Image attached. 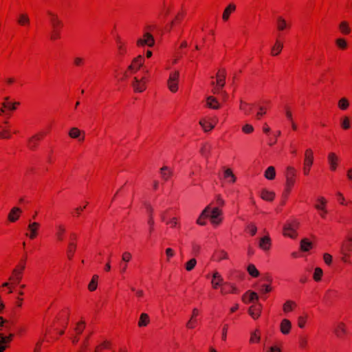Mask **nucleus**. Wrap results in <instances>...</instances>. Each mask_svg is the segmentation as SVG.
Wrapping results in <instances>:
<instances>
[{"label": "nucleus", "instance_id": "nucleus-49", "mask_svg": "<svg viewBox=\"0 0 352 352\" xmlns=\"http://www.w3.org/2000/svg\"><path fill=\"white\" fill-rule=\"evenodd\" d=\"M297 307V304L293 300H287L283 305V311L285 314L293 311Z\"/></svg>", "mask_w": 352, "mask_h": 352}, {"label": "nucleus", "instance_id": "nucleus-59", "mask_svg": "<svg viewBox=\"0 0 352 352\" xmlns=\"http://www.w3.org/2000/svg\"><path fill=\"white\" fill-rule=\"evenodd\" d=\"M258 291L260 294H267L272 291V287L270 283H265L258 285L257 287Z\"/></svg>", "mask_w": 352, "mask_h": 352}, {"label": "nucleus", "instance_id": "nucleus-9", "mask_svg": "<svg viewBox=\"0 0 352 352\" xmlns=\"http://www.w3.org/2000/svg\"><path fill=\"white\" fill-rule=\"evenodd\" d=\"M327 203V199L323 196L318 197L315 201L314 208L322 219H325L328 214Z\"/></svg>", "mask_w": 352, "mask_h": 352}, {"label": "nucleus", "instance_id": "nucleus-37", "mask_svg": "<svg viewBox=\"0 0 352 352\" xmlns=\"http://www.w3.org/2000/svg\"><path fill=\"white\" fill-rule=\"evenodd\" d=\"M270 107L271 103L270 101H265L261 104L256 113V118L258 120L261 119V118L267 113V111L270 109Z\"/></svg>", "mask_w": 352, "mask_h": 352}, {"label": "nucleus", "instance_id": "nucleus-51", "mask_svg": "<svg viewBox=\"0 0 352 352\" xmlns=\"http://www.w3.org/2000/svg\"><path fill=\"white\" fill-rule=\"evenodd\" d=\"M160 175L162 179L168 181L173 176V170L168 166H163L160 169Z\"/></svg>", "mask_w": 352, "mask_h": 352}, {"label": "nucleus", "instance_id": "nucleus-26", "mask_svg": "<svg viewBox=\"0 0 352 352\" xmlns=\"http://www.w3.org/2000/svg\"><path fill=\"white\" fill-rule=\"evenodd\" d=\"M68 135L72 139H77L79 142H83L85 138V133L77 127H72L68 132Z\"/></svg>", "mask_w": 352, "mask_h": 352}, {"label": "nucleus", "instance_id": "nucleus-29", "mask_svg": "<svg viewBox=\"0 0 352 352\" xmlns=\"http://www.w3.org/2000/svg\"><path fill=\"white\" fill-rule=\"evenodd\" d=\"M262 312V305L259 303L251 305L248 309V314L254 320L260 318Z\"/></svg>", "mask_w": 352, "mask_h": 352}, {"label": "nucleus", "instance_id": "nucleus-31", "mask_svg": "<svg viewBox=\"0 0 352 352\" xmlns=\"http://www.w3.org/2000/svg\"><path fill=\"white\" fill-rule=\"evenodd\" d=\"M206 107L211 109L217 110L221 107V104L215 97L210 96L206 99Z\"/></svg>", "mask_w": 352, "mask_h": 352}, {"label": "nucleus", "instance_id": "nucleus-46", "mask_svg": "<svg viewBox=\"0 0 352 352\" xmlns=\"http://www.w3.org/2000/svg\"><path fill=\"white\" fill-rule=\"evenodd\" d=\"M16 22L21 26L28 27L30 24L28 14L26 13L20 14L17 17Z\"/></svg>", "mask_w": 352, "mask_h": 352}, {"label": "nucleus", "instance_id": "nucleus-15", "mask_svg": "<svg viewBox=\"0 0 352 352\" xmlns=\"http://www.w3.org/2000/svg\"><path fill=\"white\" fill-rule=\"evenodd\" d=\"M155 38L149 32H144L136 41V45L139 47H153L155 45Z\"/></svg>", "mask_w": 352, "mask_h": 352}, {"label": "nucleus", "instance_id": "nucleus-40", "mask_svg": "<svg viewBox=\"0 0 352 352\" xmlns=\"http://www.w3.org/2000/svg\"><path fill=\"white\" fill-rule=\"evenodd\" d=\"M2 103L3 108H6L7 111H14L20 105L19 102L10 101L9 97H6Z\"/></svg>", "mask_w": 352, "mask_h": 352}, {"label": "nucleus", "instance_id": "nucleus-56", "mask_svg": "<svg viewBox=\"0 0 352 352\" xmlns=\"http://www.w3.org/2000/svg\"><path fill=\"white\" fill-rule=\"evenodd\" d=\"M340 126L343 130H348L351 128V119L349 116H342L340 120Z\"/></svg>", "mask_w": 352, "mask_h": 352}, {"label": "nucleus", "instance_id": "nucleus-16", "mask_svg": "<svg viewBox=\"0 0 352 352\" xmlns=\"http://www.w3.org/2000/svg\"><path fill=\"white\" fill-rule=\"evenodd\" d=\"M285 184L294 186L297 179L296 169L291 166H287L285 169Z\"/></svg>", "mask_w": 352, "mask_h": 352}, {"label": "nucleus", "instance_id": "nucleus-5", "mask_svg": "<svg viewBox=\"0 0 352 352\" xmlns=\"http://www.w3.org/2000/svg\"><path fill=\"white\" fill-rule=\"evenodd\" d=\"M180 72L177 69L172 70L167 78L166 86L172 94H175L179 89Z\"/></svg>", "mask_w": 352, "mask_h": 352}, {"label": "nucleus", "instance_id": "nucleus-17", "mask_svg": "<svg viewBox=\"0 0 352 352\" xmlns=\"http://www.w3.org/2000/svg\"><path fill=\"white\" fill-rule=\"evenodd\" d=\"M116 47L118 56L123 57L127 54L129 51L127 43L120 36H117L116 38Z\"/></svg>", "mask_w": 352, "mask_h": 352}, {"label": "nucleus", "instance_id": "nucleus-12", "mask_svg": "<svg viewBox=\"0 0 352 352\" xmlns=\"http://www.w3.org/2000/svg\"><path fill=\"white\" fill-rule=\"evenodd\" d=\"M217 121L215 118L211 117H203L199 121V124L205 133L210 132L217 125Z\"/></svg>", "mask_w": 352, "mask_h": 352}, {"label": "nucleus", "instance_id": "nucleus-43", "mask_svg": "<svg viewBox=\"0 0 352 352\" xmlns=\"http://www.w3.org/2000/svg\"><path fill=\"white\" fill-rule=\"evenodd\" d=\"M151 322V319L148 314L142 313L138 321V326L140 328L147 327Z\"/></svg>", "mask_w": 352, "mask_h": 352}, {"label": "nucleus", "instance_id": "nucleus-39", "mask_svg": "<svg viewBox=\"0 0 352 352\" xmlns=\"http://www.w3.org/2000/svg\"><path fill=\"white\" fill-rule=\"evenodd\" d=\"M223 179L230 184H233L236 181V177L234 174L232 170L230 168H227L223 170Z\"/></svg>", "mask_w": 352, "mask_h": 352}, {"label": "nucleus", "instance_id": "nucleus-32", "mask_svg": "<svg viewBox=\"0 0 352 352\" xmlns=\"http://www.w3.org/2000/svg\"><path fill=\"white\" fill-rule=\"evenodd\" d=\"M242 300L245 304H250L254 301H258V295L254 292L248 291L243 294Z\"/></svg>", "mask_w": 352, "mask_h": 352}, {"label": "nucleus", "instance_id": "nucleus-54", "mask_svg": "<svg viewBox=\"0 0 352 352\" xmlns=\"http://www.w3.org/2000/svg\"><path fill=\"white\" fill-rule=\"evenodd\" d=\"M212 146L209 143H204L200 148V153L204 157H208L210 154Z\"/></svg>", "mask_w": 352, "mask_h": 352}, {"label": "nucleus", "instance_id": "nucleus-52", "mask_svg": "<svg viewBox=\"0 0 352 352\" xmlns=\"http://www.w3.org/2000/svg\"><path fill=\"white\" fill-rule=\"evenodd\" d=\"M337 106L340 110L346 111L350 106V102L346 97H342L338 101Z\"/></svg>", "mask_w": 352, "mask_h": 352}, {"label": "nucleus", "instance_id": "nucleus-25", "mask_svg": "<svg viewBox=\"0 0 352 352\" xmlns=\"http://www.w3.org/2000/svg\"><path fill=\"white\" fill-rule=\"evenodd\" d=\"M23 213L21 208L19 207H13L8 214V221L10 223L16 222Z\"/></svg>", "mask_w": 352, "mask_h": 352}, {"label": "nucleus", "instance_id": "nucleus-1", "mask_svg": "<svg viewBox=\"0 0 352 352\" xmlns=\"http://www.w3.org/2000/svg\"><path fill=\"white\" fill-rule=\"evenodd\" d=\"M144 56H136L124 72L120 76H118V79L122 81L132 78L131 85L135 93L144 92L150 80V72L144 67Z\"/></svg>", "mask_w": 352, "mask_h": 352}, {"label": "nucleus", "instance_id": "nucleus-53", "mask_svg": "<svg viewBox=\"0 0 352 352\" xmlns=\"http://www.w3.org/2000/svg\"><path fill=\"white\" fill-rule=\"evenodd\" d=\"M312 243L307 239H303L300 241V248L302 252H308L312 249Z\"/></svg>", "mask_w": 352, "mask_h": 352}, {"label": "nucleus", "instance_id": "nucleus-34", "mask_svg": "<svg viewBox=\"0 0 352 352\" xmlns=\"http://www.w3.org/2000/svg\"><path fill=\"white\" fill-rule=\"evenodd\" d=\"M261 198L266 201H273L276 197V194L273 190L267 188H263L260 192Z\"/></svg>", "mask_w": 352, "mask_h": 352}, {"label": "nucleus", "instance_id": "nucleus-20", "mask_svg": "<svg viewBox=\"0 0 352 352\" xmlns=\"http://www.w3.org/2000/svg\"><path fill=\"white\" fill-rule=\"evenodd\" d=\"M333 332L338 338H344L349 335L348 327L344 322H338L334 326Z\"/></svg>", "mask_w": 352, "mask_h": 352}, {"label": "nucleus", "instance_id": "nucleus-6", "mask_svg": "<svg viewBox=\"0 0 352 352\" xmlns=\"http://www.w3.org/2000/svg\"><path fill=\"white\" fill-rule=\"evenodd\" d=\"M314 163V152L312 148H307L304 151L302 173L305 176H308Z\"/></svg>", "mask_w": 352, "mask_h": 352}, {"label": "nucleus", "instance_id": "nucleus-41", "mask_svg": "<svg viewBox=\"0 0 352 352\" xmlns=\"http://www.w3.org/2000/svg\"><path fill=\"white\" fill-rule=\"evenodd\" d=\"M43 138L41 133L36 134L31 137L28 141V146L29 148L34 150L36 148L40 140Z\"/></svg>", "mask_w": 352, "mask_h": 352}, {"label": "nucleus", "instance_id": "nucleus-50", "mask_svg": "<svg viewBox=\"0 0 352 352\" xmlns=\"http://www.w3.org/2000/svg\"><path fill=\"white\" fill-rule=\"evenodd\" d=\"M335 45L340 50H346L349 47V43L344 38H338L335 40Z\"/></svg>", "mask_w": 352, "mask_h": 352}, {"label": "nucleus", "instance_id": "nucleus-33", "mask_svg": "<svg viewBox=\"0 0 352 352\" xmlns=\"http://www.w3.org/2000/svg\"><path fill=\"white\" fill-rule=\"evenodd\" d=\"M212 259L216 262L229 259L228 253L224 250H217L212 254Z\"/></svg>", "mask_w": 352, "mask_h": 352}, {"label": "nucleus", "instance_id": "nucleus-45", "mask_svg": "<svg viewBox=\"0 0 352 352\" xmlns=\"http://www.w3.org/2000/svg\"><path fill=\"white\" fill-rule=\"evenodd\" d=\"M294 186L285 184L284 190L281 195L282 205H285Z\"/></svg>", "mask_w": 352, "mask_h": 352}, {"label": "nucleus", "instance_id": "nucleus-64", "mask_svg": "<svg viewBox=\"0 0 352 352\" xmlns=\"http://www.w3.org/2000/svg\"><path fill=\"white\" fill-rule=\"evenodd\" d=\"M212 203L213 204V207H219L221 209L225 205L224 199L219 195L215 197L214 200Z\"/></svg>", "mask_w": 352, "mask_h": 352}, {"label": "nucleus", "instance_id": "nucleus-62", "mask_svg": "<svg viewBox=\"0 0 352 352\" xmlns=\"http://www.w3.org/2000/svg\"><path fill=\"white\" fill-rule=\"evenodd\" d=\"M199 324V319H194L192 318H190L189 320L186 323V328L187 329H195Z\"/></svg>", "mask_w": 352, "mask_h": 352}, {"label": "nucleus", "instance_id": "nucleus-30", "mask_svg": "<svg viewBox=\"0 0 352 352\" xmlns=\"http://www.w3.org/2000/svg\"><path fill=\"white\" fill-rule=\"evenodd\" d=\"M236 9V6L234 3H229L223 10L222 14V20L223 22H227L229 21L230 17L232 14H233Z\"/></svg>", "mask_w": 352, "mask_h": 352}, {"label": "nucleus", "instance_id": "nucleus-2", "mask_svg": "<svg viewBox=\"0 0 352 352\" xmlns=\"http://www.w3.org/2000/svg\"><path fill=\"white\" fill-rule=\"evenodd\" d=\"M13 323L0 317V352H4L14 339Z\"/></svg>", "mask_w": 352, "mask_h": 352}, {"label": "nucleus", "instance_id": "nucleus-10", "mask_svg": "<svg viewBox=\"0 0 352 352\" xmlns=\"http://www.w3.org/2000/svg\"><path fill=\"white\" fill-rule=\"evenodd\" d=\"M168 213V211H165L162 214V221L170 229H180V218L177 216L169 217Z\"/></svg>", "mask_w": 352, "mask_h": 352}, {"label": "nucleus", "instance_id": "nucleus-21", "mask_svg": "<svg viewBox=\"0 0 352 352\" xmlns=\"http://www.w3.org/2000/svg\"><path fill=\"white\" fill-rule=\"evenodd\" d=\"M69 311L67 308L60 310L55 316L54 321L61 326H64L67 323L69 319Z\"/></svg>", "mask_w": 352, "mask_h": 352}, {"label": "nucleus", "instance_id": "nucleus-55", "mask_svg": "<svg viewBox=\"0 0 352 352\" xmlns=\"http://www.w3.org/2000/svg\"><path fill=\"white\" fill-rule=\"evenodd\" d=\"M265 177L268 180H273L276 177V170L272 166H269L265 171Z\"/></svg>", "mask_w": 352, "mask_h": 352}, {"label": "nucleus", "instance_id": "nucleus-19", "mask_svg": "<svg viewBox=\"0 0 352 352\" xmlns=\"http://www.w3.org/2000/svg\"><path fill=\"white\" fill-rule=\"evenodd\" d=\"M240 291L234 283L230 282H224L223 285L220 289V294L222 296L228 294H238Z\"/></svg>", "mask_w": 352, "mask_h": 352}, {"label": "nucleus", "instance_id": "nucleus-36", "mask_svg": "<svg viewBox=\"0 0 352 352\" xmlns=\"http://www.w3.org/2000/svg\"><path fill=\"white\" fill-rule=\"evenodd\" d=\"M111 347V342L107 340H102L98 342L95 346L94 352H104L106 350L110 349Z\"/></svg>", "mask_w": 352, "mask_h": 352}, {"label": "nucleus", "instance_id": "nucleus-22", "mask_svg": "<svg viewBox=\"0 0 352 352\" xmlns=\"http://www.w3.org/2000/svg\"><path fill=\"white\" fill-rule=\"evenodd\" d=\"M224 281L222 276L219 272L215 271L212 273V280H211V287L213 289L217 290L221 289L222 285H223Z\"/></svg>", "mask_w": 352, "mask_h": 352}, {"label": "nucleus", "instance_id": "nucleus-28", "mask_svg": "<svg viewBox=\"0 0 352 352\" xmlns=\"http://www.w3.org/2000/svg\"><path fill=\"white\" fill-rule=\"evenodd\" d=\"M276 29L279 32L289 30L292 28L291 23L287 21L283 16H279L276 19Z\"/></svg>", "mask_w": 352, "mask_h": 352}, {"label": "nucleus", "instance_id": "nucleus-63", "mask_svg": "<svg viewBox=\"0 0 352 352\" xmlns=\"http://www.w3.org/2000/svg\"><path fill=\"white\" fill-rule=\"evenodd\" d=\"M208 209H204L201 213L200 216L197 220V223L200 226H205L206 224Z\"/></svg>", "mask_w": 352, "mask_h": 352}, {"label": "nucleus", "instance_id": "nucleus-24", "mask_svg": "<svg viewBox=\"0 0 352 352\" xmlns=\"http://www.w3.org/2000/svg\"><path fill=\"white\" fill-rule=\"evenodd\" d=\"M66 228L63 224H58L55 228L54 237L58 243L63 242L65 239Z\"/></svg>", "mask_w": 352, "mask_h": 352}, {"label": "nucleus", "instance_id": "nucleus-57", "mask_svg": "<svg viewBox=\"0 0 352 352\" xmlns=\"http://www.w3.org/2000/svg\"><path fill=\"white\" fill-rule=\"evenodd\" d=\"M239 109L245 114H249L252 110V106L245 101L241 100L239 104Z\"/></svg>", "mask_w": 352, "mask_h": 352}, {"label": "nucleus", "instance_id": "nucleus-47", "mask_svg": "<svg viewBox=\"0 0 352 352\" xmlns=\"http://www.w3.org/2000/svg\"><path fill=\"white\" fill-rule=\"evenodd\" d=\"M338 30L343 35H349L351 32V28L346 21H342L339 23Z\"/></svg>", "mask_w": 352, "mask_h": 352}, {"label": "nucleus", "instance_id": "nucleus-18", "mask_svg": "<svg viewBox=\"0 0 352 352\" xmlns=\"http://www.w3.org/2000/svg\"><path fill=\"white\" fill-rule=\"evenodd\" d=\"M46 14L52 28L63 29V22L56 13L52 12V10H47Z\"/></svg>", "mask_w": 352, "mask_h": 352}, {"label": "nucleus", "instance_id": "nucleus-14", "mask_svg": "<svg viewBox=\"0 0 352 352\" xmlns=\"http://www.w3.org/2000/svg\"><path fill=\"white\" fill-rule=\"evenodd\" d=\"M284 47V39L283 38L278 34L274 43L270 47V54L271 56L275 57L280 55Z\"/></svg>", "mask_w": 352, "mask_h": 352}, {"label": "nucleus", "instance_id": "nucleus-3", "mask_svg": "<svg viewBox=\"0 0 352 352\" xmlns=\"http://www.w3.org/2000/svg\"><path fill=\"white\" fill-rule=\"evenodd\" d=\"M204 209H208L207 218L213 227L220 226L223 220V210L219 207H213V204L210 203Z\"/></svg>", "mask_w": 352, "mask_h": 352}, {"label": "nucleus", "instance_id": "nucleus-7", "mask_svg": "<svg viewBox=\"0 0 352 352\" xmlns=\"http://www.w3.org/2000/svg\"><path fill=\"white\" fill-rule=\"evenodd\" d=\"M299 222L297 220H291L287 221L283 228V234L285 237L296 239L298 236V229Z\"/></svg>", "mask_w": 352, "mask_h": 352}, {"label": "nucleus", "instance_id": "nucleus-27", "mask_svg": "<svg viewBox=\"0 0 352 352\" xmlns=\"http://www.w3.org/2000/svg\"><path fill=\"white\" fill-rule=\"evenodd\" d=\"M85 329V322L84 321H79L76 324L74 327L75 335L72 338L73 344H76L79 341L78 336L80 335Z\"/></svg>", "mask_w": 352, "mask_h": 352}, {"label": "nucleus", "instance_id": "nucleus-11", "mask_svg": "<svg viewBox=\"0 0 352 352\" xmlns=\"http://www.w3.org/2000/svg\"><path fill=\"white\" fill-rule=\"evenodd\" d=\"M41 225L36 221H30L27 227L25 236L30 240H34L39 235Z\"/></svg>", "mask_w": 352, "mask_h": 352}, {"label": "nucleus", "instance_id": "nucleus-8", "mask_svg": "<svg viewBox=\"0 0 352 352\" xmlns=\"http://www.w3.org/2000/svg\"><path fill=\"white\" fill-rule=\"evenodd\" d=\"M26 261L25 259L21 261L15 268L12 270V272L10 276V281L13 284H19L23 278V272L25 269Z\"/></svg>", "mask_w": 352, "mask_h": 352}, {"label": "nucleus", "instance_id": "nucleus-58", "mask_svg": "<svg viewBox=\"0 0 352 352\" xmlns=\"http://www.w3.org/2000/svg\"><path fill=\"white\" fill-rule=\"evenodd\" d=\"M99 276L96 274L94 275L91 278V281L88 285V289L90 292L95 291L98 287Z\"/></svg>", "mask_w": 352, "mask_h": 352}, {"label": "nucleus", "instance_id": "nucleus-35", "mask_svg": "<svg viewBox=\"0 0 352 352\" xmlns=\"http://www.w3.org/2000/svg\"><path fill=\"white\" fill-rule=\"evenodd\" d=\"M292 322L289 320L284 318L280 323V331L283 335H289L292 330Z\"/></svg>", "mask_w": 352, "mask_h": 352}, {"label": "nucleus", "instance_id": "nucleus-4", "mask_svg": "<svg viewBox=\"0 0 352 352\" xmlns=\"http://www.w3.org/2000/svg\"><path fill=\"white\" fill-rule=\"evenodd\" d=\"M226 72L224 69H220L217 72L215 77V80L212 82L213 87L212 89V92L214 94L219 95L223 94L225 96V98L223 100L226 101L227 100V94L223 90L225 85H226Z\"/></svg>", "mask_w": 352, "mask_h": 352}, {"label": "nucleus", "instance_id": "nucleus-60", "mask_svg": "<svg viewBox=\"0 0 352 352\" xmlns=\"http://www.w3.org/2000/svg\"><path fill=\"white\" fill-rule=\"evenodd\" d=\"M62 29L52 28L50 38L51 41H55L60 38Z\"/></svg>", "mask_w": 352, "mask_h": 352}, {"label": "nucleus", "instance_id": "nucleus-44", "mask_svg": "<svg viewBox=\"0 0 352 352\" xmlns=\"http://www.w3.org/2000/svg\"><path fill=\"white\" fill-rule=\"evenodd\" d=\"M261 333L259 329H256L250 333L249 343L258 344L261 342Z\"/></svg>", "mask_w": 352, "mask_h": 352}, {"label": "nucleus", "instance_id": "nucleus-42", "mask_svg": "<svg viewBox=\"0 0 352 352\" xmlns=\"http://www.w3.org/2000/svg\"><path fill=\"white\" fill-rule=\"evenodd\" d=\"M298 346L301 350H307L309 349V336L302 334L298 336Z\"/></svg>", "mask_w": 352, "mask_h": 352}, {"label": "nucleus", "instance_id": "nucleus-23", "mask_svg": "<svg viewBox=\"0 0 352 352\" xmlns=\"http://www.w3.org/2000/svg\"><path fill=\"white\" fill-rule=\"evenodd\" d=\"M186 15V12L184 10L179 11L175 16L169 25L168 31H172L175 27L181 24L182 21L184 19Z\"/></svg>", "mask_w": 352, "mask_h": 352}, {"label": "nucleus", "instance_id": "nucleus-48", "mask_svg": "<svg viewBox=\"0 0 352 352\" xmlns=\"http://www.w3.org/2000/svg\"><path fill=\"white\" fill-rule=\"evenodd\" d=\"M25 292L22 289H19L14 301V305L17 309H21L23 305Z\"/></svg>", "mask_w": 352, "mask_h": 352}, {"label": "nucleus", "instance_id": "nucleus-61", "mask_svg": "<svg viewBox=\"0 0 352 352\" xmlns=\"http://www.w3.org/2000/svg\"><path fill=\"white\" fill-rule=\"evenodd\" d=\"M345 251H346L345 249H342V256H341L340 260L344 264L351 265L352 264V261H351V259L350 254L348 253V252H346Z\"/></svg>", "mask_w": 352, "mask_h": 352}, {"label": "nucleus", "instance_id": "nucleus-13", "mask_svg": "<svg viewBox=\"0 0 352 352\" xmlns=\"http://www.w3.org/2000/svg\"><path fill=\"white\" fill-rule=\"evenodd\" d=\"M327 162L329 165V170L335 172L340 166V157L336 152L331 151L327 153Z\"/></svg>", "mask_w": 352, "mask_h": 352}, {"label": "nucleus", "instance_id": "nucleus-38", "mask_svg": "<svg viewBox=\"0 0 352 352\" xmlns=\"http://www.w3.org/2000/svg\"><path fill=\"white\" fill-rule=\"evenodd\" d=\"M258 246L264 251H268L272 246V241L269 235L261 237L259 241Z\"/></svg>", "mask_w": 352, "mask_h": 352}]
</instances>
